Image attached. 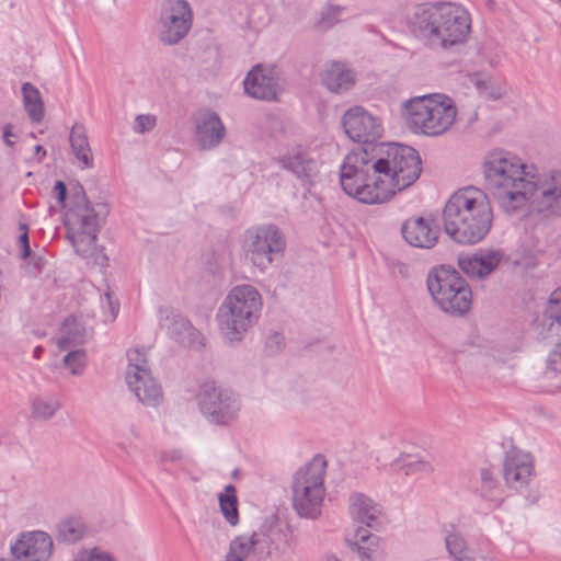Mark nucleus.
I'll list each match as a JSON object with an SVG mask.
<instances>
[{
  "instance_id": "1",
  "label": "nucleus",
  "mask_w": 561,
  "mask_h": 561,
  "mask_svg": "<svg viewBox=\"0 0 561 561\" xmlns=\"http://www.w3.org/2000/svg\"><path fill=\"white\" fill-rule=\"evenodd\" d=\"M408 25L423 45L432 50H448L468 41L469 13L451 2L416 5L408 15Z\"/></svg>"
},
{
  "instance_id": "2",
  "label": "nucleus",
  "mask_w": 561,
  "mask_h": 561,
  "mask_svg": "<svg viewBox=\"0 0 561 561\" xmlns=\"http://www.w3.org/2000/svg\"><path fill=\"white\" fill-rule=\"evenodd\" d=\"M493 211L488 195L476 186L455 192L443 209L445 232L457 243L474 244L490 232Z\"/></svg>"
},
{
  "instance_id": "3",
  "label": "nucleus",
  "mask_w": 561,
  "mask_h": 561,
  "mask_svg": "<svg viewBox=\"0 0 561 561\" xmlns=\"http://www.w3.org/2000/svg\"><path fill=\"white\" fill-rule=\"evenodd\" d=\"M485 188L507 215L519 213L525 199V190L533 187L529 176L534 165H527L512 152L494 149L482 164Z\"/></svg>"
},
{
  "instance_id": "4",
  "label": "nucleus",
  "mask_w": 561,
  "mask_h": 561,
  "mask_svg": "<svg viewBox=\"0 0 561 561\" xmlns=\"http://www.w3.org/2000/svg\"><path fill=\"white\" fill-rule=\"evenodd\" d=\"M378 165L376 154L366 148L350 152L340 170L343 191L364 204L389 201L390 191L382 188V176Z\"/></svg>"
},
{
  "instance_id": "5",
  "label": "nucleus",
  "mask_w": 561,
  "mask_h": 561,
  "mask_svg": "<svg viewBox=\"0 0 561 561\" xmlns=\"http://www.w3.org/2000/svg\"><path fill=\"white\" fill-rule=\"evenodd\" d=\"M456 114L453 101L440 94L411 98L402 107V117L409 129L431 137L446 133Z\"/></svg>"
},
{
  "instance_id": "6",
  "label": "nucleus",
  "mask_w": 561,
  "mask_h": 561,
  "mask_svg": "<svg viewBox=\"0 0 561 561\" xmlns=\"http://www.w3.org/2000/svg\"><path fill=\"white\" fill-rule=\"evenodd\" d=\"M262 310V297L252 285L233 287L217 314L224 336L233 342L240 341L243 334L259 320Z\"/></svg>"
},
{
  "instance_id": "7",
  "label": "nucleus",
  "mask_w": 561,
  "mask_h": 561,
  "mask_svg": "<svg viewBox=\"0 0 561 561\" xmlns=\"http://www.w3.org/2000/svg\"><path fill=\"white\" fill-rule=\"evenodd\" d=\"M382 176L383 191H390L389 199L410 187L420 178L422 161L419 152L409 146L389 144L374 148Z\"/></svg>"
},
{
  "instance_id": "8",
  "label": "nucleus",
  "mask_w": 561,
  "mask_h": 561,
  "mask_svg": "<svg viewBox=\"0 0 561 561\" xmlns=\"http://www.w3.org/2000/svg\"><path fill=\"white\" fill-rule=\"evenodd\" d=\"M327 466L324 456L316 455L293 476V507L299 517L318 519L321 516L325 497Z\"/></svg>"
},
{
  "instance_id": "9",
  "label": "nucleus",
  "mask_w": 561,
  "mask_h": 561,
  "mask_svg": "<svg viewBox=\"0 0 561 561\" xmlns=\"http://www.w3.org/2000/svg\"><path fill=\"white\" fill-rule=\"evenodd\" d=\"M426 285L431 297L442 311L453 317L467 313L472 304V293L460 274L448 265L432 268Z\"/></svg>"
},
{
  "instance_id": "10",
  "label": "nucleus",
  "mask_w": 561,
  "mask_h": 561,
  "mask_svg": "<svg viewBox=\"0 0 561 561\" xmlns=\"http://www.w3.org/2000/svg\"><path fill=\"white\" fill-rule=\"evenodd\" d=\"M529 184L525 190V199L519 204V213L527 207L530 213L543 220L561 217V171L554 170L538 174L531 171Z\"/></svg>"
},
{
  "instance_id": "11",
  "label": "nucleus",
  "mask_w": 561,
  "mask_h": 561,
  "mask_svg": "<svg viewBox=\"0 0 561 561\" xmlns=\"http://www.w3.org/2000/svg\"><path fill=\"white\" fill-rule=\"evenodd\" d=\"M286 241L275 225H263L248 229L243 234L242 249L245 259L261 272L273 263L274 256L282 254Z\"/></svg>"
},
{
  "instance_id": "12",
  "label": "nucleus",
  "mask_w": 561,
  "mask_h": 561,
  "mask_svg": "<svg viewBox=\"0 0 561 561\" xmlns=\"http://www.w3.org/2000/svg\"><path fill=\"white\" fill-rule=\"evenodd\" d=\"M193 12L186 0H162L159 4L156 33L160 43L174 46L192 28Z\"/></svg>"
},
{
  "instance_id": "13",
  "label": "nucleus",
  "mask_w": 561,
  "mask_h": 561,
  "mask_svg": "<svg viewBox=\"0 0 561 561\" xmlns=\"http://www.w3.org/2000/svg\"><path fill=\"white\" fill-rule=\"evenodd\" d=\"M198 405L208 422L218 426H227L234 422L240 411L237 394L215 382L203 385L198 393Z\"/></svg>"
},
{
  "instance_id": "14",
  "label": "nucleus",
  "mask_w": 561,
  "mask_h": 561,
  "mask_svg": "<svg viewBox=\"0 0 561 561\" xmlns=\"http://www.w3.org/2000/svg\"><path fill=\"white\" fill-rule=\"evenodd\" d=\"M65 226L75 250L87 253L91 242L98 240L100 213L93 206L69 208L65 216Z\"/></svg>"
},
{
  "instance_id": "15",
  "label": "nucleus",
  "mask_w": 561,
  "mask_h": 561,
  "mask_svg": "<svg viewBox=\"0 0 561 561\" xmlns=\"http://www.w3.org/2000/svg\"><path fill=\"white\" fill-rule=\"evenodd\" d=\"M343 127L352 140L364 144L376 141L383 131L379 119L359 106L345 112Z\"/></svg>"
},
{
  "instance_id": "16",
  "label": "nucleus",
  "mask_w": 561,
  "mask_h": 561,
  "mask_svg": "<svg viewBox=\"0 0 561 561\" xmlns=\"http://www.w3.org/2000/svg\"><path fill=\"white\" fill-rule=\"evenodd\" d=\"M53 539L42 530L27 531L11 546L14 561H48L53 553Z\"/></svg>"
},
{
  "instance_id": "17",
  "label": "nucleus",
  "mask_w": 561,
  "mask_h": 561,
  "mask_svg": "<svg viewBox=\"0 0 561 561\" xmlns=\"http://www.w3.org/2000/svg\"><path fill=\"white\" fill-rule=\"evenodd\" d=\"M248 95L263 101H274L280 92V78L274 68L255 66L243 81Z\"/></svg>"
},
{
  "instance_id": "18",
  "label": "nucleus",
  "mask_w": 561,
  "mask_h": 561,
  "mask_svg": "<svg viewBox=\"0 0 561 561\" xmlns=\"http://www.w3.org/2000/svg\"><path fill=\"white\" fill-rule=\"evenodd\" d=\"M194 138L201 150L218 147L227 133L219 115L210 110L199 112L194 118Z\"/></svg>"
},
{
  "instance_id": "19",
  "label": "nucleus",
  "mask_w": 561,
  "mask_h": 561,
  "mask_svg": "<svg viewBox=\"0 0 561 561\" xmlns=\"http://www.w3.org/2000/svg\"><path fill=\"white\" fill-rule=\"evenodd\" d=\"M401 233L412 247L432 249L438 241L439 229L433 218L412 217L407 219Z\"/></svg>"
},
{
  "instance_id": "20",
  "label": "nucleus",
  "mask_w": 561,
  "mask_h": 561,
  "mask_svg": "<svg viewBox=\"0 0 561 561\" xmlns=\"http://www.w3.org/2000/svg\"><path fill=\"white\" fill-rule=\"evenodd\" d=\"M534 471V461L529 454L520 450L506 453L503 463L505 482L512 488L518 489L528 483Z\"/></svg>"
},
{
  "instance_id": "21",
  "label": "nucleus",
  "mask_w": 561,
  "mask_h": 561,
  "mask_svg": "<svg viewBox=\"0 0 561 561\" xmlns=\"http://www.w3.org/2000/svg\"><path fill=\"white\" fill-rule=\"evenodd\" d=\"M161 312L160 327L167 330L171 339L185 346L201 343L199 332L185 317L170 309Z\"/></svg>"
},
{
  "instance_id": "22",
  "label": "nucleus",
  "mask_w": 561,
  "mask_h": 561,
  "mask_svg": "<svg viewBox=\"0 0 561 561\" xmlns=\"http://www.w3.org/2000/svg\"><path fill=\"white\" fill-rule=\"evenodd\" d=\"M503 259L501 250L479 251L473 255L459 257V266L470 277L483 278L500 265Z\"/></svg>"
},
{
  "instance_id": "23",
  "label": "nucleus",
  "mask_w": 561,
  "mask_h": 561,
  "mask_svg": "<svg viewBox=\"0 0 561 561\" xmlns=\"http://www.w3.org/2000/svg\"><path fill=\"white\" fill-rule=\"evenodd\" d=\"M279 163L283 169L291 172L304 184L312 185L319 174L317 161L300 148L280 157Z\"/></svg>"
},
{
  "instance_id": "24",
  "label": "nucleus",
  "mask_w": 561,
  "mask_h": 561,
  "mask_svg": "<svg viewBox=\"0 0 561 561\" xmlns=\"http://www.w3.org/2000/svg\"><path fill=\"white\" fill-rule=\"evenodd\" d=\"M354 71L344 62L332 61L325 66L321 73L323 85L333 93H343L355 84Z\"/></svg>"
},
{
  "instance_id": "25",
  "label": "nucleus",
  "mask_w": 561,
  "mask_h": 561,
  "mask_svg": "<svg viewBox=\"0 0 561 561\" xmlns=\"http://www.w3.org/2000/svg\"><path fill=\"white\" fill-rule=\"evenodd\" d=\"M130 391L138 401L148 407H157L162 402L163 394L160 385L151 376V373L142 374L137 378L129 377L126 381Z\"/></svg>"
},
{
  "instance_id": "26",
  "label": "nucleus",
  "mask_w": 561,
  "mask_h": 561,
  "mask_svg": "<svg viewBox=\"0 0 561 561\" xmlns=\"http://www.w3.org/2000/svg\"><path fill=\"white\" fill-rule=\"evenodd\" d=\"M350 514L367 527H374L381 515V506L363 493H353L350 496Z\"/></svg>"
},
{
  "instance_id": "27",
  "label": "nucleus",
  "mask_w": 561,
  "mask_h": 561,
  "mask_svg": "<svg viewBox=\"0 0 561 561\" xmlns=\"http://www.w3.org/2000/svg\"><path fill=\"white\" fill-rule=\"evenodd\" d=\"M262 543L261 533L252 531L233 538L224 561H251L252 554Z\"/></svg>"
},
{
  "instance_id": "28",
  "label": "nucleus",
  "mask_w": 561,
  "mask_h": 561,
  "mask_svg": "<svg viewBox=\"0 0 561 561\" xmlns=\"http://www.w3.org/2000/svg\"><path fill=\"white\" fill-rule=\"evenodd\" d=\"M354 537V540L347 539V545L363 561H371L374 554L382 549V539L365 528L358 527Z\"/></svg>"
},
{
  "instance_id": "29",
  "label": "nucleus",
  "mask_w": 561,
  "mask_h": 561,
  "mask_svg": "<svg viewBox=\"0 0 561 561\" xmlns=\"http://www.w3.org/2000/svg\"><path fill=\"white\" fill-rule=\"evenodd\" d=\"M71 150L82 168L93 167V157L83 125L76 123L69 135Z\"/></svg>"
},
{
  "instance_id": "30",
  "label": "nucleus",
  "mask_w": 561,
  "mask_h": 561,
  "mask_svg": "<svg viewBox=\"0 0 561 561\" xmlns=\"http://www.w3.org/2000/svg\"><path fill=\"white\" fill-rule=\"evenodd\" d=\"M469 81L477 88L479 94L491 101H497L507 93L504 82L493 79L484 73L469 75Z\"/></svg>"
},
{
  "instance_id": "31",
  "label": "nucleus",
  "mask_w": 561,
  "mask_h": 561,
  "mask_svg": "<svg viewBox=\"0 0 561 561\" xmlns=\"http://www.w3.org/2000/svg\"><path fill=\"white\" fill-rule=\"evenodd\" d=\"M87 341V331L76 318L69 317L65 320L61 328V334L58 339L59 348L66 351L77 347Z\"/></svg>"
},
{
  "instance_id": "32",
  "label": "nucleus",
  "mask_w": 561,
  "mask_h": 561,
  "mask_svg": "<svg viewBox=\"0 0 561 561\" xmlns=\"http://www.w3.org/2000/svg\"><path fill=\"white\" fill-rule=\"evenodd\" d=\"M262 535V543L264 541L270 543L268 553H278L279 556H286L293 553L296 549L297 539L288 530L272 529L268 535Z\"/></svg>"
},
{
  "instance_id": "33",
  "label": "nucleus",
  "mask_w": 561,
  "mask_h": 561,
  "mask_svg": "<svg viewBox=\"0 0 561 561\" xmlns=\"http://www.w3.org/2000/svg\"><path fill=\"white\" fill-rule=\"evenodd\" d=\"M24 107L28 117L34 123H39L44 117V104L41 93L32 83L25 82L22 85Z\"/></svg>"
},
{
  "instance_id": "34",
  "label": "nucleus",
  "mask_w": 561,
  "mask_h": 561,
  "mask_svg": "<svg viewBox=\"0 0 561 561\" xmlns=\"http://www.w3.org/2000/svg\"><path fill=\"white\" fill-rule=\"evenodd\" d=\"M87 527L81 518L71 517L60 522L57 526V538L67 543H75L83 538Z\"/></svg>"
},
{
  "instance_id": "35",
  "label": "nucleus",
  "mask_w": 561,
  "mask_h": 561,
  "mask_svg": "<svg viewBox=\"0 0 561 561\" xmlns=\"http://www.w3.org/2000/svg\"><path fill=\"white\" fill-rule=\"evenodd\" d=\"M220 511L226 520L236 526L239 523L237 490L232 484L225 488V492L218 496Z\"/></svg>"
},
{
  "instance_id": "36",
  "label": "nucleus",
  "mask_w": 561,
  "mask_h": 561,
  "mask_svg": "<svg viewBox=\"0 0 561 561\" xmlns=\"http://www.w3.org/2000/svg\"><path fill=\"white\" fill-rule=\"evenodd\" d=\"M445 547L455 561H472L467 541L458 531H446Z\"/></svg>"
},
{
  "instance_id": "37",
  "label": "nucleus",
  "mask_w": 561,
  "mask_h": 561,
  "mask_svg": "<svg viewBox=\"0 0 561 561\" xmlns=\"http://www.w3.org/2000/svg\"><path fill=\"white\" fill-rule=\"evenodd\" d=\"M345 10V7L340 4L331 2L325 3L319 12V19L316 22L314 27L319 31H328L332 28L335 24L342 21L341 16L344 14Z\"/></svg>"
},
{
  "instance_id": "38",
  "label": "nucleus",
  "mask_w": 561,
  "mask_h": 561,
  "mask_svg": "<svg viewBox=\"0 0 561 561\" xmlns=\"http://www.w3.org/2000/svg\"><path fill=\"white\" fill-rule=\"evenodd\" d=\"M408 456H401L391 462L394 470L403 471L405 476H414L417 473H432L434 466L424 459L408 460Z\"/></svg>"
},
{
  "instance_id": "39",
  "label": "nucleus",
  "mask_w": 561,
  "mask_h": 561,
  "mask_svg": "<svg viewBox=\"0 0 561 561\" xmlns=\"http://www.w3.org/2000/svg\"><path fill=\"white\" fill-rule=\"evenodd\" d=\"M480 482L481 486L479 489V493L481 497L489 500L491 502L501 501L499 483L490 469L482 468L480 470Z\"/></svg>"
},
{
  "instance_id": "40",
  "label": "nucleus",
  "mask_w": 561,
  "mask_h": 561,
  "mask_svg": "<svg viewBox=\"0 0 561 561\" xmlns=\"http://www.w3.org/2000/svg\"><path fill=\"white\" fill-rule=\"evenodd\" d=\"M128 368L126 373V381L129 377L137 378L142 374L150 373L147 367L146 354L140 348H133L127 352Z\"/></svg>"
},
{
  "instance_id": "41",
  "label": "nucleus",
  "mask_w": 561,
  "mask_h": 561,
  "mask_svg": "<svg viewBox=\"0 0 561 561\" xmlns=\"http://www.w3.org/2000/svg\"><path fill=\"white\" fill-rule=\"evenodd\" d=\"M33 415L39 420H48L61 408L57 399L37 398L33 401Z\"/></svg>"
},
{
  "instance_id": "42",
  "label": "nucleus",
  "mask_w": 561,
  "mask_h": 561,
  "mask_svg": "<svg viewBox=\"0 0 561 561\" xmlns=\"http://www.w3.org/2000/svg\"><path fill=\"white\" fill-rule=\"evenodd\" d=\"M64 364L70 369V373L75 376H79L83 373L85 367V352L83 348H76L68 352L64 357Z\"/></svg>"
},
{
  "instance_id": "43",
  "label": "nucleus",
  "mask_w": 561,
  "mask_h": 561,
  "mask_svg": "<svg viewBox=\"0 0 561 561\" xmlns=\"http://www.w3.org/2000/svg\"><path fill=\"white\" fill-rule=\"evenodd\" d=\"M89 252L83 253L81 251H76L80 256L85 259L89 263L96 264L99 266H106L108 257L104 252V248L96 247V240H93L89 245Z\"/></svg>"
},
{
  "instance_id": "44",
  "label": "nucleus",
  "mask_w": 561,
  "mask_h": 561,
  "mask_svg": "<svg viewBox=\"0 0 561 561\" xmlns=\"http://www.w3.org/2000/svg\"><path fill=\"white\" fill-rule=\"evenodd\" d=\"M157 125V116L153 114H139L135 117L133 130L142 135L151 131Z\"/></svg>"
},
{
  "instance_id": "45",
  "label": "nucleus",
  "mask_w": 561,
  "mask_h": 561,
  "mask_svg": "<svg viewBox=\"0 0 561 561\" xmlns=\"http://www.w3.org/2000/svg\"><path fill=\"white\" fill-rule=\"evenodd\" d=\"M547 313L553 321L561 324V287L551 293Z\"/></svg>"
},
{
  "instance_id": "46",
  "label": "nucleus",
  "mask_w": 561,
  "mask_h": 561,
  "mask_svg": "<svg viewBox=\"0 0 561 561\" xmlns=\"http://www.w3.org/2000/svg\"><path fill=\"white\" fill-rule=\"evenodd\" d=\"M87 206H91V205L88 201V197H87L83 186L78 183L76 185V187L73 188V193L71 195V207L70 208H81V207H87Z\"/></svg>"
},
{
  "instance_id": "47",
  "label": "nucleus",
  "mask_w": 561,
  "mask_h": 561,
  "mask_svg": "<svg viewBox=\"0 0 561 561\" xmlns=\"http://www.w3.org/2000/svg\"><path fill=\"white\" fill-rule=\"evenodd\" d=\"M76 561H114L113 558L99 549H92L80 553Z\"/></svg>"
},
{
  "instance_id": "48",
  "label": "nucleus",
  "mask_w": 561,
  "mask_h": 561,
  "mask_svg": "<svg viewBox=\"0 0 561 561\" xmlns=\"http://www.w3.org/2000/svg\"><path fill=\"white\" fill-rule=\"evenodd\" d=\"M547 364L551 370L561 373V342L549 353Z\"/></svg>"
},
{
  "instance_id": "49",
  "label": "nucleus",
  "mask_w": 561,
  "mask_h": 561,
  "mask_svg": "<svg viewBox=\"0 0 561 561\" xmlns=\"http://www.w3.org/2000/svg\"><path fill=\"white\" fill-rule=\"evenodd\" d=\"M20 229L23 230L22 234L19 238V242L22 249V257L26 259L31 256V248L28 242L27 227L26 225H21Z\"/></svg>"
},
{
  "instance_id": "50",
  "label": "nucleus",
  "mask_w": 561,
  "mask_h": 561,
  "mask_svg": "<svg viewBox=\"0 0 561 561\" xmlns=\"http://www.w3.org/2000/svg\"><path fill=\"white\" fill-rule=\"evenodd\" d=\"M282 343L283 336L278 333H274L268 337L266 346L271 352H276L282 347Z\"/></svg>"
},
{
  "instance_id": "51",
  "label": "nucleus",
  "mask_w": 561,
  "mask_h": 561,
  "mask_svg": "<svg viewBox=\"0 0 561 561\" xmlns=\"http://www.w3.org/2000/svg\"><path fill=\"white\" fill-rule=\"evenodd\" d=\"M57 201L64 205L67 197V187L62 181H57L54 187Z\"/></svg>"
},
{
  "instance_id": "52",
  "label": "nucleus",
  "mask_w": 561,
  "mask_h": 561,
  "mask_svg": "<svg viewBox=\"0 0 561 561\" xmlns=\"http://www.w3.org/2000/svg\"><path fill=\"white\" fill-rule=\"evenodd\" d=\"M12 125L11 124H8L4 126V129H3V141L5 142V145L8 146H13L14 144V138L16 137L15 134L12 131Z\"/></svg>"
},
{
  "instance_id": "53",
  "label": "nucleus",
  "mask_w": 561,
  "mask_h": 561,
  "mask_svg": "<svg viewBox=\"0 0 561 561\" xmlns=\"http://www.w3.org/2000/svg\"><path fill=\"white\" fill-rule=\"evenodd\" d=\"M45 260L41 256L32 257L30 264H33L34 268L37 271H42L45 266Z\"/></svg>"
},
{
  "instance_id": "54",
  "label": "nucleus",
  "mask_w": 561,
  "mask_h": 561,
  "mask_svg": "<svg viewBox=\"0 0 561 561\" xmlns=\"http://www.w3.org/2000/svg\"><path fill=\"white\" fill-rule=\"evenodd\" d=\"M107 300H108V304H110V307L112 309V312L115 314L117 312V308H115L111 301V295L108 293L105 294Z\"/></svg>"
},
{
  "instance_id": "55",
  "label": "nucleus",
  "mask_w": 561,
  "mask_h": 561,
  "mask_svg": "<svg viewBox=\"0 0 561 561\" xmlns=\"http://www.w3.org/2000/svg\"><path fill=\"white\" fill-rule=\"evenodd\" d=\"M322 561H340L334 554L325 556Z\"/></svg>"
},
{
  "instance_id": "56",
  "label": "nucleus",
  "mask_w": 561,
  "mask_h": 561,
  "mask_svg": "<svg viewBox=\"0 0 561 561\" xmlns=\"http://www.w3.org/2000/svg\"><path fill=\"white\" fill-rule=\"evenodd\" d=\"M41 352H42V347L37 346V347L34 350V356H35V357H38V356H39V354H41Z\"/></svg>"
},
{
  "instance_id": "57",
  "label": "nucleus",
  "mask_w": 561,
  "mask_h": 561,
  "mask_svg": "<svg viewBox=\"0 0 561 561\" xmlns=\"http://www.w3.org/2000/svg\"><path fill=\"white\" fill-rule=\"evenodd\" d=\"M35 150H36V152H41V151H43V154H45V150L43 149V147H42L41 145H37V146L35 147Z\"/></svg>"
},
{
  "instance_id": "58",
  "label": "nucleus",
  "mask_w": 561,
  "mask_h": 561,
  "mask_svg": "<svg viewBox=\"0 0 561 561\" xmlns=\"http://www.w3.org/2000/svg\"><path fill=\"white\" fill-rule=\"evenodd\" d=\"M131 433H133L136 437L138 436L134 426H131Z\"/></svg>"
}]
</instances>
